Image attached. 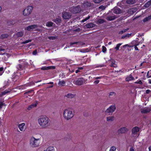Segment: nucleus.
I'll return each instance as SVG.
<instances>
[{
    "mask_svg": "<svg viewBox=\"0 0 151 151\" xmlns=\"http://www.w3.org/2000/svg\"><path fill=\"white\" fill-rule=\"evenodd\" d=\"M38 122L41 127L46 128L50 125V119L46 116H41L38 118Z\"/></svg>",
    "mask_w": 151,
    "mask_h": 151,
    "instance_id": "nucleus-1",
    "label": "nucleus"
},
{
    "mask_svg": "<svg viewBox=\"0 0 151 151\" xmlns=\"http://www.w3.org/2000/svg\"><path fill=\"white\" fill-rule=\"evenodd\" d=\"M74 115V113L69 109H65L63 112V116L65 119L68 120L72 118Z\"/></svg>",
    "mask_w": 151,
    "mask_h": 151,
    "instance_id": "nucleus-2",
    "label": "nucleus"
},
{
    "mask_svg": "<svg viewBox=\"0 0 151 151\" xmlns=\"http://www.w3.org/2000/svg\"><path fill=\"white\" fill-rule=\"evenodd\" d=\"M40 140L39 139H36L34 137H32L30 139V145L33 147L38 146L40 145Z\"/></svg>",
    "mask_w": 151,
    "mask_h": 151,
    "instance_id": "nucleus-3",
    "label": "nucleus"
},
{
    "mask_svg": "<svg viewBox=\"0 0 151 151\" xmlns=\"http://www.w3.org/2000/svg\"><path fill=\"white\" fill-rule=\"evenodd\" d=\"M140 128L137 127H133L132 130L131 136L132 137H137L138 136L137 135L139 131Z\"/></svg>",
    "mask_w": 151,
    "mask_h": 151,
    "instance_id": "nucleus-4",
    "label": "nucleus"
},
{
    "mask_svg": "<svg viewBox=\"0 0 151 151\" xmlns=\"http://www.w3.org/2000/svg\"><path fill=\"white\" fill-rule=\"evenodd\" d=\"M32 9L33 7L32 6H28L23 11V15L26 16L29 15L31 13Z\"/></svg>",
    "mask_w": 151,
    "mask_h": 151,
    "instance_id": "nucleus-5",
    "label": "nucleus"
},
{
    "mask_svg": "<svg viewBox=\"0 0 151 151\" xmlns=\"http://www.w3.org/2000/svg\"><path fill=\"white\" fill-rule=\"evenodd\" d=\"M81 9L80 7L77 6L76 7H73L70 9V11L73 13H77L81 11Z\"/></svg>",
    "mask_w": 151,
    "mask_h": 151,
    "instance_id": "nucleus-6",
    "label": "nucleus"
},
{
    "mask_svg": "<svg viewBox=\"0 0 151 151\" xmlns=\"http://www.w3.org/2000/svg\"><path fill=\"white\" fill-rule=\"evenodd\" d=\"M129 131V129L126 127H121L117 131V133L118 134H125Z\"/></svg>",
    "mask_w": 151,
    "mask_h": 151,
    "instance_id": "nucleus-7",
    "label": "nucleus"
},
{
    "mask_svg": "<svg viewBox=\"0 0 151 151\" xmlns=\"http://www.w3.org/2000/svg\"><path fill=\"white\" fill-rule=\"evenodd\" d=\"M74 83L78 85H81L86 82L85 80L83 78H78L76 81H74Z\"/></svg>",
    "mask_w": 151,
    "mask_h": 151,
    "instance_id": "nucleus-8",
    "label": "nucleus"
},
{
    "mask_svg": "<svg viewBox=\"0 0 151 151\" xmlns=\"http://www.w3.org/2000/svg\"><path fill=\"white\" fill-rule=\"evenodd\" d=\"M116 109L115 105H112L110 106L106 110L105 112L107 113H111L114 112Z\"/></svg>",
    "mask_w": 151,
    "mask_h": 151,
    "instance_id": "nucleus-9",
    "label": "nucleus"
},
{
    "mask_svg": "<svg viewBox=\"0 0 151 151\" xmlns=\"http://www.w3.org/2000/svg\"><path fill=\"white\" fill-rule=\"evenodd\" d=\"M62 14L63 18L65 19L70 18L72 16L71 13L68 12H63Z\"/></svg>",
    "mask_w": 151,
    "mask_h": 151,
    "instance_id": "nucleus-10",
    "label": "nucleus"
},
{
    "mask_svg": "<svg viewBox=\"0 0 151 151\" xmlns=\"http://www.w3.org/2000/svg\"><path fill=\"white\" fill-rule=\"evenodd\" d=\"M151 111V108L148 107L141 109H140L141 113L142 114H146L148 113H149Z\"/></svg>",
    "mask_w": 151,
    "mask_h": 151,
    "instance_id": "nucleus-11",
    "label": "nucleus"
},
{
    "mask_svg": "<svg viewBox=\"0 0 151 151\" xmlns=\"http://www.w3.org/2000/svg\"><path fill=\"white\" fill-rule=\"evenodd\" d=\"M113 13L116 14H119L122 12V11L119 8L114 7L112 10Z\"/></svg>",
    "mask_w": 151,
    "mask_h": 151,
    "instance_id": "nucleus-12",
    "label": "nucleus"
},
{
    "mask_svg": "<svg viewBox=\"0 0 151 151\" xmlns=\"http://www.w3.org/2000/svg\"><path fill=\"white\" fill-rule=\"evenodd\" d=\"M25 65V63L19 64L17 66L16 68L18 70H22L24 68Z\"/></svg>",
    "mask_w": 151,
    "mask_h": 151,
    "instance_id": "nucleus-13",
    "label": "nucleus"
},
{
    "mask_svg": "<svg viewBox=\"0 0 151 151\" xmlns=\"http://www.w3.org/2000/svg\"><path fill=\"white\" fill-rule=\"evenodd\" d=\"M37 27V25H32L27 27L26 28V29L28 31H30L31 29H34ZM25 29H26V28H25Z\"/></svg>",
    "mask_w": 151,
    "mask_h": 151,
    "instance_id": "nucleus-14",
    "label": "nucleus"
},
{
    "mask_svg": "<svg viewBox=\"0 0 151 151\" xmlns=\"http://www.w3.org/2000/svg\"><path fill=\"white\" fill-rule=\"evenodd\" d=\"M137 11V9L135 8H132L129 9L127 11V13L129 14H132Z\"/></svg>",
    "mask_w": 151,
    "mask_h": 151,
    "instance_id": "nucleus-15",
    "label": "nucleus"
},
{
    "mask_svg": "<svg viewBox=\"0 0 151 151\" xmlns=\"http://www.w3.org/2000/svg\"><path fill=\"white\" fill-rule=\"evenodd\" d=\"M93 4L90 2L87 1L83 4V6L85 8H87L91 6H93Z\"/></svg>",
    "mask_w": 151,
    "mask_h": 151,
    "instance_id": "nucleus-16",
    "label": "nucleus"
},
{
    "mask_svg": "<svg viewBox=\"0 0 151 151\" xmlns=\"http://www.w3.org/2000/svg\"><path fill=\"white\" fill-rule=\"evenodd\" d=\"M116 17L114 14H112L111 15H109L106 17V19L109 21H112L114 20Z\"/></svg>",
    "mask_w": 151,
    "mask_h": 151,
    "instance_id": "nucleus-17",
    "label": "nucleus"
},
{
    "mask_svg": "<svg viewBox=\"0 0 151 151\" xmlns=\"http://www.w3.org/2000/svg\"><path fill=\"white\" fill-rule=\"evenodd\" d=\"M134 78L132 77L131 75H130L128 76H127L125 78V80L126 81H129L134 80Z\"/></svg>",
    "mask_w": 151,
    "mask_h": 151,
    "instance_id": "nucleus-18",
    "label": "nucleus"
},
{
    "mask_svg": "<svg viewBox=\"0 0 151 151\" xmlns=\"http://www.w3.org/2000/svg\"><path fill=\"white\" fill-rule=\"evenodd\" d=\"M24 32L19 31L17 32L15 35L17 37H22L24 35Z\"/></svg>",
    "mask_w": 151,
    "mask_h": 151,
    "instance_id": "nucleus-19",
    "label": "nucleus"
},
{
    "mask_svg": "<svg viewBox=\"0 0 151 151\" xmlns=\"http://www.w3.org/2000/svg\"><path fill=\"white\" fill-rule=\"evenodd\" d=\"M86 26L87 28H90L94 27L95 25L92 23H90L86 24Z\"/></svg>",
    "mask_w": 151,
    "mask_h": 151,
    "instance_id": "nucleus-20",
    "label": "nucleus"
},
{
    "mask_svg": "<svg viewBox=\"0 0 151 151\" xmlns=\"http://www.w3.org/2000/svg\"><path fill=\"white\" fill-rule=\"evenodd\" d=\"M37 103L35 104H33L31 105H30L28 106V109L29 110H30L32 108L36 107V106L37 105Z\"/></svg>",
    "mask_w": 151,
    "mask_h": 151,
    "instance_id": "nucleus-21",
    "label": "nucleus"
},
{
    "mask_svg": "<svg viewBox=\"0 0 151 151\" xmlns=\"http://www.w3.org/2000/svg\"><path fill=\"white\" fill-rule=\"evenodd\" d=\"M15 22L13 20H9L7 22V25L9 26H12L15 24Z\"/></svg>",
    "mask_w": 151,
    "mask_h": 151,
    "instance_id": "nucleus-22",
    "label": "nucleus"
},
{
    "mask_svg": "<svg viewBox=\"0 0 151 151\" xmlns=\"http://www.w3.org/2000/svg\"><path fill=\"white\" fill-rule=\"evenodd\" d=\"M135 0H127L126 1L127 3L129 4H132L135 3Z\"/></svg>",
    "mask_w": 151,
    "mask_h": 151,
    "instance_id": "nucleus-23",
    "label": "nucleus"
},
{
    "mask_svg": "<svg viewBox=\"0 0 151 151\" xmlns=\"http://www.w3.org/2000/svg\"><path fill=\"white\" fill-rule=\"evenodd\" d=\"M25 124L24 123H22L19 125L18 127L20 130L21 131H22L23 130V127L24 126Z\"/></svg>",
    "mask_w": 151,
    "mask_h": 151,
    "instance_id": "nucleus-24",
    "label": "nucleus"
},
{
    "mask_svg": "<svg viewBox=\"0 0 151 151\" xmlns=\"http://www.w3.org/2000/svg\"><path fill=\"white\" fill-rule=\"evenodd\" d=\"M114 117L113 116L107 117L106 118V121L108 122L112 121L114 120Z\"/></svg>",
    "mask_w": 151,
    "mask_h": 151,
    "instance_id": "nucleus-25",
    "label": "nucleus"
},
{
    "mask_svg": "<svg viewBox=\"0 0 151 151\" xmlns=\"http://www.w3.org/2000/svg\"><path fill=\"white\" fill-rule=\"evenodd\" d=\"M10 91H11V90H5V91L2 92L1 93V96H3L5 95L6 94L10 92Z\"/></svg>",
    "mask_w": 151,
    "mask_h": 151,
    "instance_id": "nucleus-26",
    "label": "nucleus"
},
{
    "mask_svg": "<svg viewBox=\"0 0 151 151\" xmlns=\"http://www.w3.org/2000/svg\"><path fill=\"white\" fill-rule=\"evenodd\" d=\"M44 151H55V150L53 147H48L46 150Z\"/></svg>",
    "mask_w": 151,
    "mask_h": 151,
    "instance_id": "nucleus-27",
    "label": "nucleus"
},
{
    "mask_svg": "<svg viewBox=\"0 0 151 151\" xmlns=\"http://www.w3.org/2000/svg\"><path fill=\"white\" fill-rule=\"evenodd\" d=\"M151 19V15L146 17L143 20L144 22H147Z\"/></svg>",
    "mask_w": 151,
    "mask_h": 151,
    "instance_id": "nucleus-28",
    "label": "nucleus"
},
{
    "mask_svg": "<svg viewBox=\"0 0 151 151\" xmlns=\"http://www.w3.org/2000/svg\"><path fill=\"white\" fill-rule=\"evenodd\" d=\"M66 96V97L68 98H72L74 97V95L72 93H68L66 96Z\"/></svg>",
    "mask_w": 151,
    "mask_h": 151,
    "instance_id": "nucleus-29",
    "label": "nucleus"
},
{
    "mask_svg": "<svg viewBox=\"0 0 151 151\" xmlns=\"http://www.w3.org/2000/svg\"><path fill=\"white\" fill-rule=\"evenodd\" d=\"M151 5V0L148 1L144 5V6L146 7H148Z\"/></svg>",
    "mask_w": 151,
    "mask_h": 151,
    "instance_id": "nucleus-30",
    "label": "nucleus"
},
{
    "mask_svg": "<svg viewBox=\"0 0 151 151\" xmlns=\"http://www.w3.org/2000/svg\"><path fill=\"white\" fill-rule=\"evenodd\" d=\"M81 42H70V46H71L72 45H74V44H77V45H80L81 44Z\"/></svg>",
    "mask_w": 151,
    "mask_h": 151,
    "instance_id": "nucleus-31",
    "label": "nucleus"
},
{
    "mask_svg": "<svg viewBox=\"0 0 151 151\" xmlns=\"http://www.w3.org/2000/svg\"><path fill=\"white\" fill-rule=\"evenodd\" d=\"M110 66L114 68H116L117 66L116 65L115 63V62L113 61H112Z\"/></svg>",
    "mask_w": 151,
    "mask_h": 151,
    "instance_id": "nucleus-32",
    "label": "nucleus"
},
{
    "mask_svg": "<svg viewBox=\"0 0 151 151\" xmlns=\"http://www.w3.org/2000/svg\"><path fill=\"white\" fill-rule=\"evenodd\" d=\"M54 21L56 23H58L61 22V20L60 19L56 18L54 19Z\"/></svg>",
    "mask_w": 151,
    "mask_h": 151,
    "instance_id": "nucleus-33",
    "label": "nucleus"
},
{
    "mask_svg": "<svg viewBox=\"0 0 151 151\" xmlns=\"http://www.w3.org/2000/svg\"><path fill=\"white\" fill-rule=\"evenodd\" d=\"M53 24V23L52 22H48L47 23L46 26L48 27H51L52 26Z\"/></svg>",
    "mask_w": 151,
    "mask_h": 151,
    "instance_id": "nucleus-34",
    "label": "nucleus"
},
{
    "mask_svg": "<svg viewBox=\"0 0 151 151\" xmlns=\"http://www.w3.org/2000/svg\"><path fill=\"white\" fill-rule=\"evenodd\" d=\"M65 83V82L64 81H60L58 83V84L60 86H63Z\"/></svg>",
    "mask_w": 151,
    "mask_h": 151,
    "instance_id": "nucleus-35",
    "label": "nucleus"
},
{
    "mask_svg": "<svg viewBox=\"0 0 151 151\" xmlns=\"http://www.w3.org/2000/svg\"><path fill=\"white\" fill-rule=\"evenodd\" d=\"M8 37V35L7 34H2L0 37V38L4 39L7 38Z\"/></svg>",
    "mask_w": 151,
    "mask_h": 151,
    "instance_id": "nucleus-36",
    "label": "nucleus"
},
{
    "mask_svg": "<svg viewBox=\"0 0 151 151\" xmlns=\"http://www.w3.org/2000/svg\"><path fill=\"white\" fill-rule=\"evenodd\" d=\"M122 43H119L116 45V46L114 48L116 50H119V47L122 45Z\"/></svg>",
    "mask_w": 151,
    "mask_h": 151,
    "instance_id": "nucleus-37",
    "label": "nucleus"
},
{
    "mask_svg": "<svg viewBox=\"0 0 151 151\" xmlns=\"http://www.w3.org/2000/svg\"><path fill=\"white\" fill-rule=\"evenodd\" d=\"M32 41V40H26L25 41L21 43V44H25L28 43L29 42H31Z\"/></svg>",
    "mask_w": 151,
    "mask_h": 151,
    "instance_id": "nucleus-38",
    "label": "nucleus"
},
{
    "mask_svg": "<svg viewBox=\"0 0 151 151\" xmlns=\"http://www.w3.org/2000/svg\"><path fill=\"white\" fill-rule=\"evenodd\" d=\"M48 38L50 40H53L56 39L57 37L55 36H49L48 37Z\"/></svg>",
    "mask_w": 151,
    "mask_h": 151,
    "instance_id": "nucleus-39",
    "label": "nucleus"
},
{
    "mask_svg": "<svg viewBox=\"0 0 151 151\" xmlns=\"http://www.w3.org/2000/svg\"><path fill=\"white\" fill-rule=\"evenodd\" d=\"M47 70L50 69H54L55 68V67L54 66H49L46 67Z\"/></svg>",
    "mask_w": 151,
    "mask_h": 151,
    "instance_id": "nucleus-40",
    "label": "nucleus"
},
{
    "mask_svg": "<svg viewBox=\"0 0 151 151\" xmlns=\"http://www.w3.org/2000/svg\"><path fill=\"white\" fill-rule=\"evenodd\" d=\"M129 29H124L123 30H122L119 32V34H123L126 31H127Z\"/></svg>",
    "mask_w": 151,
    "mask_h": 151,
    "instance_id": "nucleus-41",
    "label": "nucleus"
},
{
    "mask_svg": "<svg viewBox=\"0 0 151 151\" xmlns=\"http://www.w3.org/2000/svg\"><path fill=\"white\" fill-rule=\"evenodd\" d=\"M105 22V20L103 19H100L98 21V22L100 24H102Z\"/></svg>",
    "mask_w": 151,
    "mask_h": 151,
    "instance_id": "nucleus-42",
    "label": "nucleus"
},
{
    "mask_svg": "<svg viewBox=\"0 0 151 151\" xmlns=\"http://www.w3.org/2000/svg\"><path fill=\"white\" fill-rule=\"evenodd\" d=\"M116 147L114 146H112L110 149L109 151H114L116 150Z\"/></svg>",
    "mask_w": 151,
    "mask_h": 151,
    "instance_id": "nucleus-43",
    "label": "nucleus"
},
{
    "mask_svg": "<svg viewBox=\"0 0 151 151\" xmlns=\"http://www.w3.org/2000/svg\"><path fill=\"white\" fill-rule=\"evenodd\" d=\"M94 2L96 4L99 3L102 1L104 0H94Z\"/></svg>",
    "mask_w": 151,
    "mask_h": 151,
    "instance_id": "nucleus-44",
    "label": "nucleus"
},
{
    "mask_svg": "<svg viewBox=\"0 0 151 151\" xmlns=\"http://www.w3.org/2000/svg\"><path fill=\"white\" fill-rule=\"evenodd\" d=\"M90 17V16H88L87 17H86V18H85V19L82 20V22H84L87 21V20H88V19H89Z\"/></svg>",
    "mask_w": 151,
    "mask_h": 151,
    "instance_id": "nucleus-45",
    "label": "nucleus"
},
{
    "mask_svg": "<svg viewBox=\"0 0 151 151\" xmlns=\"http://www.w3.org/2000/svg\"><path fill=\"white\" fill-rule=\"evenodd\" d=\"M3 68L1 67L0 68V76L3 73Z\"/></svg>",
    "mask_w": 151,
    "mask_h": 151,
    "instance_id": "nucleus-46",
    "label": "nucleus"
},
{
    "mask_svg": "<svg viewBox=\"0 0 151 151\" xmlns=\"http://www.w3.org/2000/svg\"><path fill=\"white\" fill-rule=\"evenodd\" d=\"M106 50V48L104 46H102V51L103 52L105 53Z\"/></svg>",
    "mask_w": 151,
    "mask_h": 151,
    "instance_id": "nucleus-47",
    "label": "nucleus"
},
{
    "mask_svg": "<svg viewBox=\"0 0 151 151\" xmlns=\"http://www.w3.org/2000/svg\"><path fill=\"white\" fill-rule=\"evenodd\" d=\"M33 90H30V91H26L24 93V94H29L31 93L32 92H33Z\"/></svg>",
    "mask_w": 151,
    "mask_h": 151,
    "instance_id": "nucleus-48",
    "label": "nucleus"
},
{
    "mask_svg": "<svg viewBox=\"0 0 151 151\" xmlns=\"http://www.w3.org/2000/svg\"><path fill=\"white\" fill-rule=\"evenodd\" d=\"M131 35V34H127L125 36H123L122 37V39H124L125 37H129Z\"/></svg>",
    "mask_w": 151,
    "mask_h": 151,
    "instance_id": "nucleus-49",
    "label": "nucleus"
},
{
    "mask_svg": "<svg viewBox=\"0 0 151 151\" xmlns=\"http://www.w3.org/2000/svg\"><path fill=\"white\" fill-rule=\"evenodd\" d=\"M115 94H116V93L115 92H111L110 93L109 96H114L115 95Z\"/></svg>",
    "mask_w": 151,
    "mask_h": 151,
    "instance_id": "nucleus-50",
    "label": "nucleus"
},
{
    "mask_svg": "<svg viewBox=\"0 0 151 151\" xmlns=\"http://www.w3.org/2000/svg\"><path fill=\"white\" fill-rule=\"evenodd\" d=\"M135 83L139 84H142V83L141 81L140 80L138 81H136L134 83Z\"/></svg>",
    "mask_w": 151,
    "mask_h": 151,
    "instance_id": "nucleus-51",
    "label": "nucleus"
},
{
    "mask_svg": "<svg viewBox=\"0 0 151 151\" xmlns=\"http://www.w3.org/2000/svg\"><path fill=\"white\" fill-rule=\"evenodd\" d=\"M106 7L103 5L99 7V8L100 9H101L102 10H104L105 9Z\"/></svg>",
    "mask_w": 151,
    "mask_h": 151,
    "instance_id": "nucleus-52",
    "label": "nucleus"
},
{
    "mask_svg": "<svg viewBox=\"0 0 151 151\" xmlns=\"http://www.w3.org/2000/svg\"><path fill=\"white\" fill-rule=\"evenodd\" d=\"M4 105H5V104L4 103H3L2 102H0V109L2 108V106Z\"/></svg>",
    "mask_w": 151,
    "mask_h": 151,
    "instance_id": "nucleus-53",
    "label": "nucleus"
},
{
    "mask_svg": "<svg viewBox=\"0 0 151 151\" xmlns=\"http://www.w3.org/2000/svg\"><path fill=\"white\" fill-rule=\"evenodd\" d=\"M139 44V43L137 44L134 47V49L135 50H138V47H137V46Z\"/></svg>",
    "mask_w": 151,
    "mask_h": 151,
    "instance_id": "nucleus-54",
    "label": "nucleus"
},
{
    "mask_svg": "<svg viewBox=\"0 0 151 151\" xmlns=\"http://www.w3.org/2000/svg\"><path fill=\"white\" fill-rule=\"evenodd\" d=\"M99 82V81L98 80L95 81L94 82V83L95 84H98Z\"/></svg>",
    "mask_w": 151,
    "mask_h": 151,
    "instance_id": "nucleus-55",
    "label": "nucleus"
},
{
    "mask_svg": "<svg viewBox=\"0 0 151 151\" xmlns=\"http://www.w3.org/2000/svg\"><path fill=\"white\" fill-rule=\"evenodd\" d=\"M74 31L76 32H79L80 31V28H78L76 29H75Z\"/></svg>",
    "mask_w": 151,
    "mask_h": 151,
    "instance_id": "nucleus-56",
    "label": "nucleus"
},
{
    "mask_svg": "<svg viewBox=\"0 0 151 151\" xmlns=\"http://www.w3.org/2000/svg\"><path fill=\"white\" fill-rule=\"evenodd\" d=\"M151 92V91L149 90V89H147V90L146 91V93L147 94H148L150 92Z\"/></svg>",
    "mask_w": 151,
    "mask_h": 151,
    "instance_id": "nucleus-57",
    "label": "nucleus"
},
{
    "mask_svg": "<svg viewBox=\"0 0 151 151\" xmlns=\"http://www.w3.org/2000/svg\"><path fill=\"white\" fill-rule=\"evenodd\" d=\"M32 53H33V55H36L37 54V50H35V51H34Z\"/></svg>",
    "mask_w": 151,
    "mask_h": 151,
    "instance_id": "nucleus-58",
    "label": "nucleus"
},
{
    "mask_svg": "<svg viewBox=\"0 0 151 151\" xmlns=\"http://www.w3.org/2000/svg\"><path fill=\"white\" fill-rule=\"evenodd\" d=\"M102 77V76L98 77H96V78H95V79H101Z\"/></svg>",
    "mask_w": 151,
    "mask_h": 151,
    "instance_id": "nucleus-59",
    "label": "nucleus"
},
{
    "mask_svg": "<svg viewBox=\"0 0 151 151\" xmlns=\"http://www.w3.org/2000/svg\"><path fill=\"white\" fill-rule=\"evenodd\" d=\"M129 151H134V149L133 148V147H131L130 149H129Z\"/></svg>",
    "mask_w": 151,
    "mask_h": 151,
    "instance_id": "nucleus-60",
    "label": "nucleus"
},
{
    "mask_svg": "<svg viewBox=\"0 0 151 151\" xmlns=\"http://www.w3.org/2000/svg\"><path fill=\"white\" fill-rule=\"evenodd\" d=\"M41 69L42 70H47L46 67H42V68H41Z\"/></svg>",
    "mask_w": 151,
    "mask_h": 151,
    "instance_id": "nucleus-61",
    "label": "nucleus"
},
{
    "mask_svg": "<svg viewBox=\"0 0 151 151\" xmlns=\"http://www.w3.org/2000/svg\"><path fill=\"white\" fill-rule=\"evenodd\" d=\"M126 46L129 47V45L128 44L125 45L123 46V47H125Z\"/></svg>",
    "mask_w": 151,
    "mask_h": 151,
    "instance_id": "nucleus-62",
    "label": "nucleus"
},
{
    "mask_svg": "<svg viewBox=\"0 0 151 151\" xmlns=\"http://www.w3.org/2000/svg\"><path fill=\"white\" fill-rule=\"evenodd\" d=\"M80 52H86V51H85L84 50H81Z\"/></svg>",
    "mask_w": 151,
    "mask_h": 151,
    "instance_id": "nucleus-63",
    "label": "nucleus"
},
{
    "mask_svg": "<svg viewBox=\"0 0 151 151\" xmlns=\"http://www.w3.org/2000/svg\"><path fill=\"white\" fill-rule=\"evenodd\" d=\"M149 151H151V146L149 147Z\"/></svg>",
    "mask_w": 151,
    "mask_h": 151,
    "instance_id": "nucleus-64",
    "label": "nucleus"
}]
</instances>
